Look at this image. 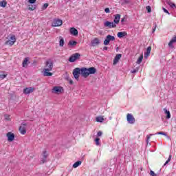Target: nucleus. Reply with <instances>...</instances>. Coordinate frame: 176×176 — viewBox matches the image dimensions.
<instances>
[{"label": "nucleus", "instance_id": "1", "mask_svg": "<svg viewBox=\"0 0 176 176\" xmlns=\"http://www.w3.org/2000/svg\"><path fill=\"white\" fill-rule=\"evenodd\" d=\"M53 69V60L52 59H48L45 62V66L43 69V76H52L53 75V73L50 72V71H52Z\"/></svg>", "mask_w": 176, "mask_h": 176}, {"label": "nucleus", "instance_id": "2", "mask_svg": "<svg viewBox=\"0 0 176 176\" xmlns=\"http://www.w3.org/2000/svg\"><path fill=\"white\" fill-rule=\"evenodd\" d=\"M15 43H16V36L12 35L10 37V39L6 41L5 45H10V46H13V45H14Z\"/></svg>", "mask_w": 176, "mask_h": 176}, {"label": "nucleus", "instance_id": "3", "mask_svg": "<svg viewBox=\"0 0 176 176\" xmlns=\"http://www.w3.org/2000/svg\"><path fill=\"white\" fill-rule=\"evenodd\" d=\"M126 120L129 124H134L135 123V118H134V116L130 113L127 114Z\"/></svg>", "mask_w": 176, "mask_h": 176}, {"label": "nucleus", "instance_id": "4", "mask_svg": "<svg viewBox=\"0 0 176 176\" xmlns=\"http://www.w3.org/2000/svg\"><path fill=\"white\" fill-rule=\"evenodd\" d=\"M79 57H80V54L76 53L69 57V61L70 63H75V61H76V60H78Z\"/></svg>", "mask_w": 176, "mask_h": 176}, {"label": "nucleus", "instance_id": "5", "mask_svg": "<svg viewBox=\"0 0 176 176\" xmlns=\"http://www.w3.org/2000/svg\"><path fill=\"white\" fill-rule=\"evenodd\" d=\"M63 25V20L56 19H54L52 22V27H60Z\"/></svg>", "mask_w": 176, "mask_h": 176}, {"label": "nucleus", "instance_id": "6", "mask_svg": "<svg viewBox=\"0 0 176 176\" xmlns=\"http://www.w3.org/2000/svg\"><path fill=\"white\" fill-rule=\"evenodd\" d=\"M73 75L75 79H76V80H78L79 75H80V69L79 67L74 69L73 71Z\"/></svg>", "mask_w": 176, "mask_h": 176}, {"label": "nucleus", "instance_id": "7", "mask_svg": "<svg viewBox=\"0 0 176 176\" xmlns=\"http://www.w3.org/2000/svg\"><path fill=\"white\" fill-rule=\"evenodd\" d=\"M80 75L83 76V78H87L89 76V71L86 67H82L80 69Z\"/></svg>", "mask_w": 176, "mask_h": 176}, {"label": "nucleus", "instance_id": "8", "mask_svg": "<svg viewBox=\"0 0 176 176\" xmlns=\"http://www.w3.org/2000/svg\"><path fill=\"white\" fill-rule=\"evenodd\" d=\"M25 126H27V123L23 122L21 124V126L19 127V131L21 134H25L27 133V129L25 128Z\"/></svg>", "mask_w": 176, "mask_h": 176}, {"label": "nucleus", "instance_id": "9", "mask_svg": "<svg viewBox=\"0 0 176 176\" xmlns=\"http://www.w3.org/2000/svg\"><path fill=\"white\" fill-rule=\"evenodd\" d=\"M104 27H108V28H116V24L113 22H110V21H105L104 23Z\"/></svg>", "mask_w": 176, "mask_h": 176}, {"label": "nucleus", "instance_id": "10", "mask_svg": "<svg viewBox=\"0 0 176 176\" xmlns=\"http://www.w3.org/2000/svg\"><path fill=\"white\" fill-rule=\"evenodd\" d=\"M34 90H35V89H34L32 87H27L23 89V94H31V93H34Z\"/></svg>", "mask_w": 176, "mask_h": 176}, {"label": "nucleus", "instance_id": "11", "mask_svg": "<svg viewBox=\"0 0 176 176\" xmlns=\"http://www.w3.org/2000/svg\"><path fill=\"white\" fill-rule=\"evenodd\" d=\"M7 137H8V141H9V142H12V141H14V133L12 132H8L7 133Z\"/></svg>", "mask_w": 176, "mask_h": 176}, {"label": "nucleus", "instance_id": "12", "mask_svg": "<svg viewBox=\"0 0 176 176\" xmlns=\"http://www.w3.org/2000/svg\"><path fill=\"white\" fill-rule=\"evenodd\" d=\"M62 90H63V87H54L52 89V93H55L56 94H60Z\"/></svg>", "mask_w": 176, "mask_h": 176}, {"label": "nucleus", "instance_id": "13", "mask_svg": "<svg viewBox=\"0 0 176 176\" xmlns=\"http://www.w3.org/2000/svg\"><path fill=\"white\" fill-rule=\"evenodd\" d=\"M47 152L46 151H44L43 152L42 158H41V163H46V159H47Z\"/></svg>", "mask_w": 176, "mask_h": 176}, {"label": "nucleus", "instance_id": "14", "mask_svg": "<svg viewBox=\"0 0 176 176\" xmlns=\"http://www.w3.org/2000/svg\"><path fill=\"white\" fill-rule=\"evenodd\" d=\"M91 46H98V45H100V39L98 38H95L91 41Z\"/></svg>", "mask_w": 176, "mask_h": 176}, {"label": "nucleus", "instance_id": "15", "mask_svg": "<svg viewBox=\"0 0 176 176\" xmlns=\"http://www.w3.org/2000/svg\"><path fill=\"white\" fill-rule=\"evenodd\" d=\"M70 34L72 35H74V36H78L79 32H78V30H76L75 28H70Z\"/></svg>", "mask_w": 176, "mask_h": 176}, {"label": "nucleus", "instance_id": "16", "mask_svg": "<svg viewBox=\"0 0 176 176\" xmlns=\"http://www.w3.org/2000/svg\"><path fill=\"white\" fill-rule=\"evenodd\" d=\"M115 18L113 20V23L114 24H119V22L120 21V14H116V15H114Z\"/></svg>", "mask_w": 176, "mask_h": 176}, {"label": "nucleus", "instance_id": "17", "mask_svg": "<svg viewBox=\"0 0 176 176\" xmlns=\"http://www.w3.org/2000/svg\"><path fill=\"white\" fill-rule=\"evenodd\" d=\"M120 58H122V54H117L113 60V65H116V64H118Z\"/></svg>", "mask_w": 176, "mask_h": 176}, {"label": "nucleus", "instance_id": "18", "mask_svg": "<svg viewBox=\"0 0 176 176\" xmlns=\"http://www.w3.org/2000/svg\"><path fill=\"white\" fill-rule=\"evenodd\" d=\"M87 69H88V76L93 75L96 72H97V69H96V67H89Z\"/></svg>", "mask_w": 176, "mask_h": 176}, {"label": "nucleus", "instance_id": "19", "mask_svg": "<svg viewBox=\"0 0 176 176\" xmlns=\"http://www.w3.org/2000/svg\"><path fill=\"white\" fill-rule=\"evenodd\" d=\"M151 50H152V47L151 46L148 47L146 52L144 53L145 58H147L148 57H149V55L151 54Z\"/></svg>", "mask_w": 176, "mask_h": 176}, {"label": "nucleus", "instance_id": "20", "mask_svg": "<svg viewBox=\"0 0 176 176\" xmlns=\"http://www.w3.org/2000/svg\"><path fill=\"white\" fill-rule=\"evenodd\" d=\"M30 60V58H25L23 63H22V65L24 68L27 67V66L28 65V61Z\"/></svg>", "mask_w": 176, "mask_h": 176}, {"label": "nucleus", "instance_id": "21", "mask_svg": "<svg viewBox=\"0 0 176 176\" xmlns=\"http://www.w3.org/2000/svg\"><path fill=\"white\" fill-rule=\"evenodd\" d=\"M126 35H127V33H126V32H120L118 33L117 36L118 38H123L126 36Z\"/></svg>", "mask_w": 176, "mask_h": 176}, {"label": "nucleus", "instance_id": "22", "mask_svg": "<svg viewBox=\"0 0 176 176\" xmlns=\"http://www.w3.org/2000/svg\"><path fill=\"white\" fill-rule=\"evenodd\" d=\"M78 45V42L74 41H69L68 43V45L71 46V47H74Z\"/></svg>", "mask_w": 176, "mask_h": 176}, {"label": "nucleus", "instance_id": "23", "mask_svg": "<svg viewBox=\"0 0 176 176\" xmlns=\"http://www.w3.org/2000/svg\"><path fill=\"white\" fill-rule=\"evenodd\" d=\"M59 46L60 47H63L64 46V43H65V41H64V38H63V36H59Z\"/></svg>", "mask_w": 176, "mask_h": 176}, {"label": "nucleus", "instance_id": "24", "mask_svg": "<svg viewBox=\"0 0 176 176\" xmlns=\"http://www.w3.org/2000/svg\"><path fill=\"white\" fill-rule=\"evenodd\" d=\"M164 111L166 114V119H170L171 118V114L170 113V111L167 110V109H164Z\"/></svg>", "mask_w": 176, "mask_h": 176}, {"label": "nucleus", "instance_id": "25", "mask_svg": "<svg viewBox=\"0 0 176 176\" xmlns=\"http://www.w3.org/2000/svg\"><path fill=\"white\" fill-rule=\"evenodd\" d=\"M82 164V161H77L73 164V168H76L77 167H79Z\"/></svg>", "mask_w": 176, "mask_h": 176}, {"label": "nucleus", "instance_id": "26", "mask_svg": "<svg viewBox=\"0 0 176 176\" xmlns=\"http://www.w3.org/2000/svg\"><path fill=\"white\" fill-rule=\"evenodd\" d=\"M106 38L109 40V41H115V36L111 35V34H109L106 36Z\"/></svg>", "mask_w": 176, "mask_h": 176}, {"label": "nucleus", "instance_id": "27", "mask_svg": "<svg viewBox=\"0 0 176 176\" xmlns=\"http://www.w3.org/2000/svg\"><path fill=\"white\" fill-rule=\"evenodd\" d=\"M96 122H98V123H102V122H104V117H102V116L97 117Z\"/></svg>", "mask_w": 176, "mask_h": 176}, {"label": "nucleus", "instance_id": "28", "mask_svg": "<svg viewBox=\"0 0 176 176\" xmlns=\"http://www.w3.org/2000/svg\"><path fill=\"white\" fill-rule=\"evenodd\" d=\"M6 5H8V3L6 2V1H0V6L1 8H6Z\"/></svg>", "mask_w": 176, "mask_h": 176}, {"label": "nucleus", "instance_id": "29", "mask_svg": "<svg viewBox=\"0 0 176 176\" xmlns=\"http://www.w3.org/2000/svg\"><path fill=\"white\" fill-rule=\"evenodd\" d=\"M28 9L30 10H35V9H36V5H30Z\"/></svg>", "mask_w": 176, "mask_h": 176}, {"label": "nucleus", "instance_id": "30", "mask_svg": "<svg viewBox=\"0 0 176 176\" xmlns=\"http://www.w3.org/2000/svg\"><path fill=\"white\" fill-rule=\"evenodd\" d=\"M142 58H144V56H140L138 60H137V64H141V63H142Z\"/></svg>", "mask_w": 176, "mask_h": 176}, {"label": "nucleus", "instance_id": "31", "mask_svg": "<svg viewBox=\"0 0 176 176\" xmlns=\"http://www.w3.org/2000/svg\"><path fill=\"white\" fill-rule=\"evenodd\" d=\"M152 135H153V134H150V135H146V144H149V140H151V137H152Z\"/></svg>", "mask_w": 176, "mask_h": 176}, {"label": "nucleus", "instance_id": "32", "mask_svg": "<svg viewBox=\"0 0 176 176\" xmlns=\"http://www.w3.org/2000/svg\"><path fill=\"white\" fill-rule=\"evenodd\" d=\"M109 42H111V41H109V40L106 37L105 40L104 41V45L105 46H107V45H109Z\"/></svg>", "mask_w": 176, "mask_h": 176}, {"label": "nucleus", "instance_id": "33", "mask_svg": "<svg viewBox=\"0 0 176 176\" xmlns=\"http://www.w3.org/2000/svg\"><path fill=\"white\" fill-rule=\"evenodd\" d=\"M155 134H158L160 135H164L165 137H167V133H164V132H157Z\"/></svg>", "mask_w": 176, "mask_h": 176}, {"label": "nucleus", "instance_id": "34", "mask_svg": "<svg viewBox=\"0 0 176 176\" xmlns=\"http://www.w3.org/2000/svg\"><path fill=\"white\" fill-rule=\"evenodd\" d=\"M95 142H96V145H97V146L100 145V138H97L95 140Z\"/></svg>", "mask_w": 176, "mask_h": 176}, {"label": "nucleus", "instance_id": "35", "mask_svg": "<svg viewBox=\"0 0 176 176\" xmlns=\"http://www.w3.org/2000/svg\"><path fill=\"white\" fill-rule=\"evenodd\" d=\"M146 9L148 13H151V12H152V8L149 6H146Z\"/></svg>", "mask_w": 176, "mask_h": 176}, {"label": "nucleus", "instance_id": "36", "mask_svg": "<svg viewBox=\"0 0 176 176\" xmlns=\"http://www.w3.org/2000/svg\"><path fill=\"white\" fill-rule=\"evenodd\" d=\"M138 67H136L135 69L131 71V74H137V72H138Z\"/></svg>", "mask_w": 176, "mask_h": 176}, {"label": "nucleus", "instance_id": "37", "mask_svg": "<svg viewBox=\"0 0 176 176\" xmlns=\"http://www.w3.org/2000/svg\"><path fill=\"white\" fill-rule=\"evenodd\" d=\"M150 175L151 176H157V175H156V173H155V172L153 170H151Z\"/></svg>", "mask_w": 176, "mask_h": 176}, {"label": "nucleus", "instance_id": "38", "mask_svg": "<svg viewBox=\"0 0 176 176\" xmlns=\"http://www.w3.org/2000/svg\"><path fill=\"white\" fill-rule=\"evenodd\" d=\"M67 80H69V85H74V81L72 80V79L68 78Z\"/></svg>", "mask_w": 176, "mask_h": 176}, {"label": "nucleus", "instance_id": "39", "mask_svg": "<svg viewBox=\"0 0 176 176\" xmlns=\"http://www.w3.org/2000/svg\"><path fill=\"white\" fill-rule=\"evenodd\" d=\"M6 78V74H0V79H5Z\"/></svg>", "mask_w": 176, "mask_h": 176}, {"label": "nucleus", "instance_id": "40", "mask_svg": "<svg viewBox=\"0 0 176 176\" xmlns=\"http://www.w3.org/2000/svg\"><path fill=\"white\" fill-rule=\"evenodd\" d=\"M156 27H157V25L156 23H154V28L153 29V34L156 31Z\"/></svg>", "mask_w": 176, "mask_h": 176}, {"label": "nucleus", "instance_id": "41", "mask_svg": "<svg viewBox=\"0 0 176 176\" xmlns=\"http://www.w3.org/2000/svg\"><path fill=\"white\" fill-rule=\"evenodd\" d=\"M173 43H174L170 40V42L168 43L169 47H173Z\"/></svg>", "mask_w": 176, "mask_h": 176}, {"label": "nucleus", "instance_id": "42", "mask_svg": "<svg viewBox=\"0 0 176 176\" xmlns=\"http://www.w3.org/2000/svg\"><path fill=\"white\" fill-rule=\"evenodd\" d=\"M29 3H35L36 0H28Z\"/></svg>", "mask_w": 176, "mask_h": 176}, {"label": "nucleus", "instance_id": "43", "mask_svg": "<svg viewBox=\"0 0 176 176\" xmlns=\"http://www.w3.org/2000/svg\"><path fill=\"white\" fill-rule=\"evenodd\" d=\"M169 6H170V8H176L175 4H174V3H169Z\"/></svg>", "mask_w": 176, "mask_h": 176}, {"label": "nucleus", "instance_id": "44", "mask_svg": "<svg viewBox=\"0 0 176 176\" xmlns=\"http://www.w3.org/2000/svg\"><path fill=\"white\" fill-rule=\"evenodd\" d=\"M97 135L98 137H101V135H102V132L101 131H98Z\"/></svg>", "mask_w": 176, "mask_h": 176}, {"label": "nucleus", "instance_id": "45", "mask_svg": "<svg viewBox=\"0 0 176 176\" xmlns=\"http://www.w3.org/2000/svg\"><path fill=\"white\" fill-rule=\"evenodd\" d=\"M163 10H164V13H167L168 14H170V12H168V10H167V9L163 8Z\"/></svg>", "mask_w": 176, "mask_h": 176}, {"label": "nucleus", "instance_id": "46", "mask_svg": "<svg viewBox=\"0 0 176 176\" xmlns=\"http://www.w3.org/2000/svg\"><path fill=\"white\" fill-rule=\"evenodd\" d=\"M6 120H10V116H5Z\"/></svg>", "mask_w": 176, "mask_h": 176}, {"label": "nucleus", "instance_id": "47", "mask_svg": "<svg viewBox=\"0 0 176 176\" xmlns=\"http://www.w3.org/2000/svg\"><path fill=\"white\" fill-rule=\"evenodd\" d=\"M104 12H105V13H109V12H110L109 8H106L104 9Z\"/></svg>", "mask_w": 176, "mask_h": 176}, {"label": "nucleus", "instance_id": "48", "mask_svg": "<svg viewBox=\"0 0 176 176\" xmlns=\"http://www.w3.org/2000/svg\"><path fill=\"white\" fill-rule=\"evenodd\" d=\"M170 41H171L173 43H175V42H176V36L173 37Z\"/></svg>", "mask_w": 176, "mask_h": 176}, {"label": "nucleus", "instance_id": "49", "mask_svg": "<svg viewBox=\"0 0 176 176\" xmlns=\"http://www.w3.org/2000/svg\"><path fill=\"white\" fill-rule=\"evenodd\" d=\"M47 6H49V4H48V3H45V4L43 5V8H44V9H46V8H47Z\"/></svg>", "mask_w": 176, "mask_h": 176}, {"label": "nucleus", "instance_id": "50", "mask_svg": "<svg viewBox=\"0 0 176 176\" xmlns=\"http://www.w3.org/2000/svg\"><path fill=\"white\" fill-rule=\"evenodd\" d=\"M168 163H170V161H168V160H167V161L165 162L164 166H167V164H168Z\"/></svg>", "mask_w": 176, "mask_h": 176}, {"label": "nucleus", "instance_id": "51", "mask_svg": "<svg viewBox=\"0 0 176 176\" xmlns=\"http://www.w3.org/2000/svg\"><path fill=\"white\" fill-rule=\"evenodd\" d=\"M171 157H172V156H171V155H170L168 158V162H171Z\"/></svg>", "mask_w": 176, "mask_h": 176}, {"label": "nucleus", "instance_id": "52", "mask_svg": "<svg viewBox=\"0 0 176 176\" xmlns=\"http://www.w3.org/2000/svg\"><path fill=\"white\" fill-rule=\"evenodd\" d=\"M166 138L168 139V140H171V138H170V136H168V135H167V134H166Z\"/></svg>", "mask_w": 176, "mask_h": 176}, {"label": "nucleus", "instance_id": "53", "mask_svg": "<svg viewBox=\"0 0 176 176\" xmlns=\"http://www.w3.org/2000/svg\"><path fill=\"white\" fill-rule=\"evenodd\" d=\"M103 50H108V47H104Z\"/></svg>", "mask_w": 176, "mask_h": 176}, {"label": "nucleus", "instance_id": "54", "mask_svg": "<svg viewBox=\"0 0 176 176\" xmlns=\"http://www.w3.org/2000/svg\"><path fill=\"white\" fill-rule=\"evenodd\" d=\"M124 2L125 3H129V0H124Z\"/></svg>", "mask_w": 176, "mask_h": 176}, {"label": "nucleus", "instance_id": "55", "mask_svg": "<svg viewBox=\"0 0 176 176\" xmlns=\"http://www.w3.org/2000/svg\"><path fill=\"white\" fill-rule=\"evenodd\" d=\"M124 21V18H122V19H121V23H123Z\"/></svg>", "mask_w": 176, "mask_h": 176}]
</instances>
